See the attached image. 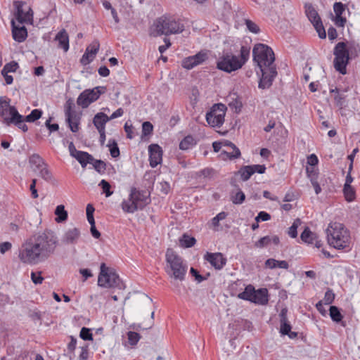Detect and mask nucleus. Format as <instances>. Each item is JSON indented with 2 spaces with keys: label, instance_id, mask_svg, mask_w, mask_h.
Segmentation results:
<instances>
[{
  "label": "nucleus",
  "instance_id": "f257e3e1",
  "mask_svg": "<svg viewBox=\"0 0 360 360\" xmlns=\"http://www.w3.org/2000/svg\"><path fill=\"white\" fill-rule=\"evenodd\" d=\"M58 243V238L51 230L38 232L22 245L19 249L18 258L23 264H37L54 253Z\"/></svg>",
  "mask_w": 360,
  "mask_h": 360
},
{
  "label": "nucleus",
  "instance_id": "f03ea898",
  "mask_svg": "<svg viewBox=\"0 0 360 360\" xmlns=\"http://www.w3.org/2000/svg\"><path fill=\"white\" fill-rule=\"evenodd\" d=\"M250 47L242 46L239 55H235L231 51H223L217 61V69L231 73L243 68L250 58Z\"/></svg>",
  "mask_w": 360,
  "mask_h": 360
},
{
  "label": "nucleus",
  "instance_id": "7ed1b4c3",
  "mask_svg": "<svg viewBox=\"0 0 360 360\" xmlns=\"http://www.w3.org/2000/svg\"><path fill=\"white\" fill-rule=\"evenodd\" d=\"M326 231L328 243L331 247L345 252L351 250L350 232L343 224L330 222Z\"/></svg>",
  "mask_w": 360,
  "mask_h": 360
},
{
  "label": "nucleus",
  "instance_id": "20e7f679",
  "mask_svg": "<svg viewBox=\"0 0 360 360\" xmlns=\"http://www.w3.org/2000/svg\"><path fill=\"white\" fill-rule=\"evenodd\" d=\"M165 270L169 277L179 281L185 280L188 265L181 256L169 248L165 253Z\"/></svg>",
  "mask_w": 360,
  "mask_h": 360
},
{
  "label": "nucleus",
  "instance_id": "39448f33",
  "mask_svg": "<svg viewBox=\"0 0 360 360\" xmlns=\"http://www.w3.org/2000/svg\"><path fill=\"white\" fill-rule=\"evenodd\" d=\"M358 51H359L358 45L350 44L347 47L345 42H338L333 50L335 69L342 75H345L347 73V65L349 60V53L352 55L355 53L357 56Z\"/></svg>",
  "mask_w": 360,
  "mask_h": 360
},
{
  "label": "nucleus",
  "instance_id": "423d86ee",
  "mask_svg": "<svg viewBox=\"0 0 360 360\" xmlns=\"http://www.w3.org/2000/svg\"><path fill=\"white\" fill-rule=\"evenodd\" d=\"M157 35H169L182 32L184 25L172 17L162 16L158 18L154 24Z\"/></svg>",
  "mask_w": 360,
  "mask_h": 360
},
{
  "label": "nucleus",
  "instance_id": "0eeeda50",
  "mask_svg": "<svg viewBox=\"0 0 360 360\" xmlns=\"http://www.w3.org/2000/svg\"><path fill=\"white\" fill-rule=\"evenodd\" d=\"M253 60L259 69L276 67L274 53L267 45L257 44L252 50Z\"/></svg>",
  "mask_w": 360,
  "mask_h": 360
},
{
  "label": "nucleus",
  "instance_id": "6e6552de",
  "mask_svg": "<svg viewBox=\"0 0 360 360\" xmlns=\"http://www.w3.org/2000/svg\"><path fill=\"white\" fill-rule=\"evenodd\" d=\"M98 285L103 288L120 287V279L114 269L107 267L105 263H102L98 278Z\"/></svg>",
  "mask_w": 360,
  "mask_h": 360
},
{
  "label": "nucleus",
  "instance_id": "1a4fd4ad",
  "mask_svg": "<svg viewBox=\"0 0 360 360\" xmlns=\"http://www.w3.org/2000/svg\"><path fill=\"white\" fill-rule=\"evenodd\" d=\"M11 99L7 96L0 97V117L3 123L10 126L20 115L15 106L11 105Z\"/></svg>",
  "mask_w": 360,
  "mask_h": 360
},
{
  "label": "nucleus",
  "instance_id": "9d476101",
  "mask_svg": "<svg viewBox=\"0 0 360 360\" xmlns=\"http://www.w3.org/2000/svg\"><path fill=\"white\" fill-rule=\"evenodd\" d=\"M227 108L224 104L217 103L212 105L206 113V120L212 127H220L224 122Z\"/></svg>",
  "mask_w": 360,
  "mask_h": 360
},
{
  "label": "nucleus",
  "instance_id": "9b49d317",
  "mask_svg": "<svg viewBox=\"0 0 360 360\" xmlns=\"http://www.w3.org/2000/svg\"><path fill=\"white\" fill-rule=\"evenodd\" d=\"M30 162L34 167V170L38 172V174L44 181L51 182L53 179V176L48 165L44 160L38 154H33L30 158Z\"/></svg>",
  "mask_w": 360,
  "mask_h": 360
},
{
  "label": "nucleus",
  "instance_id": "f8f14e48",
  "mask_svg": "<svg viewBox=\"0 0 360 360\" xmlns=\"http://www.w3.org/2000/svg\"><path fill=\"white\" fill-rule=\"evenodd\" d=\"M304 8L307 18L314 27L319 37L321 39H325L326 37V31L316 9L311 3H305Z\"/></svg>",
  "mask_w": 360,
  "mask_h": 360
},
{
  "label": "nucleus",
  "instance_id": "ddd939ff",
  "mask_svg": "<svg viewBox=\"0 0 360 360\" xmlns=\"http://www.w3.org/2000/svg\"><path fill=\"white\" fill-rule=\"evenodd\" d=\"M104 86H97L92 89H86L82 92L77 98V104L83 108H87L91 103L98 99L105 92Z\"/></svg>",
  "mask_w": 360,
  "mask_h": 360
},
{
  "label": "nucleus",
  "instance_id": "4468645a",
  "mask_svg": "<svg viewBox=\"0 0 360 360\" xmlns=\"http://www.w3.org/2000/svg\"><path fill=\"white\" fill-rule=\"evenodd\" d=\"M16 8L14 20L18 24H32L33 20V12L30 7L26 6L25 3L21 1H14Z\"/></svg>",
  "mask_w": 360,
  "mask_h": 360
},
{
  "label": "nucleus",
  "instance_id": "2eb2a0df",
  "mask_svg": "<svg viewBox=\"0 0 360 360\" xmlns=\"http://www.w3.org/2000/svg\"><path fill=\"white\" fill-rule=\"evenodd\" d=\"M207 59V53L205 51H200L194 56L184 58L181 61V66L186 70H191L193 68L201 65Z\"/></svg>",
  "mask_w": 360,
  "mask_h": 360
},
{
  "label": "nucleus",
  "instance_id": "dca6fc26",
  "mask_svg": "<svg viewBox=\"0 0 360 360\" xmlns=\"http://www.w3.org/2000/svg\"><path fill=\"white\" fill-rule=\"evenodd\" d=\"M259 70L262 73V77L259 82V88L264 89L270 87L277 75L276 67L261 68Z\"/></svg>",
  "mask_w": 360,
  "mask_h": 360
},
{
  "label": "nucleus",
  "instance_id": "f3484780",
  "mask_svg": "<svg viewBox=\"0 0 360 360\" xmlns=\"http://www.w3.org/2000/svg\"><path fill=\"white\" fill-rule=\"evenodd\" d=\"M129 193L139 210H142L150 201V194L146 191L139 190L133 187L131 188Z\"/></svg>",
  "mask_w": 360,
  "mask_h": 360
},
{
  "label": "nucleus",
  "instance_id": "a211bd4d",
  "mask_svg": "<svg viewBox=\"0 0 360 360\" xmlns=\"http://www.w3.org/2000/svg\"><path fill=\"white\" fill-rule=\"evenodd\" d=\"M203 258L217 270H221L226 264V258L221 252H206Z\"/></svg>",
  "mask_w": 360,
  "mask_h": 360
},
{
  "label": "nucleus",
  "instance_id": "6ab92c4d",
  "mask_svg": "<svg viewBox=\"0 0 360 360\" xmlns=\"http://www.w3.org/2000/svg\"><path fill=\"white\" fill-rule=\"evenodd\" d=\"M149 162L151 167H155L162 161L163 151L158 144H150L148 146Z\"/></svg>",
  "mask_w": 360,
  "mask_h": 360
},
{
  "label": "nucleus",
  "instance_id": "aec40b11",
  "mask_svg": "<svg viewBox=\"0 0 360 360\" xmlns=\"http://www.w3.org/2000/svg\"><path fill=\"white\" fill-rule=\"evenodd\" d=\"M99 47L100 44L98 41H94L89 45L80 60L81 63L86 65L93 61L99 50Z\"/></svg>",
  "mask_w": 360,
  "mask_h": 360
},
{
  "label": "nucleus",
  "instance_id": "412c9836",
  "mask_svg": "<svg viewBox=\"0 0 360 360\" xmlns=\"http://www.w3.org/2000/svg\"><path fill=\"white\" fill-rule=\"evenodd\" d=\"M66 122L72 132H77L79 129L81 115L70 108L65 110Z\"/></svg>",
  "mask_w": 360,
  "mask_h": 360
},
{
  "label": "nucleus",
  "instance_id": "4be33fe9",
  "mask_svg": "<svg viewBox=\"0 0 360 360\" xmlns=\"http://www.w3.org/2000/svg\"><path fill=\"white\" fill-rule=\"evenodd\" d=\"M11 26L13 39L18 42L24 41L27 37V32L23 24H18L16 21L12 20Z\"/></svg>",
  "mask_w": 360,
  "mask_h": 360
},
{
  "label": "nucleus",
  "instance_id": "5701e85b",
  "mask_svg": "<svg viewBox=\"0 0 360 360\" xmlns=\"http://www.w3.org/2000/svg\"><path fill=\"white\" fill-rule=\"evenodd\" d=\"M333 10L335 13V24L338 27H345L347 20L342 15L345 11V5L342 2H335L333 4Z\"/></svg>",
  "mask_w": 360,
  "mask_h": 360
},
{
  "label": "nucleus",
  "instance_id": "b1692460",
  "mask_svg": "<svg viewBox=\"0 0 360 360\" xmlns=\"http://www.w3.org/2000/svg\"><path fill=\"white\" fill-rule=\"evenodd\" d=\"M251 302L259 305H266L269 302V292L266 288L255 289V293L251 297Z\"/></svg>",
  "mask_w": 360,
  "mask_h": 360
},
{
  "label": "nucleus",
  "instance_id": "393cba45",
  "mask_svg": "<svg viewBox=\"0 0 360 360\" xmlns=\"http://www.w3.org/2000/svg\"><path fill=\"white\" fill-rule=\"evenodd\" d=\"M55 41L58 43V48L62 49L64 52L69 50V35L65 29L61 30L55 37Z\"/></svg>",
  "mask_w": 360,
  "mask_h": 360
},
{
  "label": "nucleus",
  "instance_id": "a878e982",
  "mask_svg": "<svg viewBox=\"0 0 360 360\" xmlns=\"http://www.w3.org/2000/svg\"><path fill=\"white\" fill-rule=\"evenodd\" d=\"M80 232L78 229L73 228L68 229L64 234L62 241L65 244L75 243L79 239Z\"/></svg>",
  "mask_w": 360,
  "mask_h": 360
},
{
  "label": "nucleus",
  "instance_id": "bb28decb",
  "mask_svg": "<svg viewBox=\"0 0 360 360\" xmlns=\"http://www.w3.org/2000/svg\"><path fill=\"white\" fill-rule=\"evenodd\" d=\"M264 266L266 269H288L289 264L288 262L285 260H276L273 258L268 259L265 261Z\"/></svg>",
  "mask_w": 360,
  "mask_h": 360
},
{
  "label": "nucleus",
  "instance_id": "cd10ccee",
  "mask_svg": "<svg viewBox=\"0 0 360 360\" xmlns=\"http://www.w3.org/2000/svg\"><path fill=\"white\" fill-rule=\"evenodd\" d=\"M109 117L103 112H98L95 115L93 123L98 131L105 129V124L109 121Z\"/></svg>",
  "mask_w": 360,
  "mask_h": 360
},
{
  "label": "nucleus",
  "instance_id": "c85d7f7f",
  "mask_svg": "<svg viewBox=\"0 0 360 360\" xmlns=\"http://www.w3.org/2000/svg\"><path fill=\"white\" fill-rule=\"evenodd\" d=\"M121 207L125 213H134L139 209L131 195H129L128 198L124 199L121 203Z\"/></svg>",
  "mask_w": 360,
  "mask_h": 360
},
{
  "label": "nucleus",
  "instance_id": "c756f323",
  "mask_svg": "<svg viewBox=\"0 0 360 360\" xmlns=\"http://www.w3.org/2000/svg\"><path fill=\"white\" fill-rule=\"evenodd\" d=\"M240 156V151L237 147L231 149L223 150L219 154L220 158L223 160H233L238 158Z\"/></svg>",
  "mask_w": 360,
  "mask_h": 360
},
{
  "label": "nucleus",
  "instance_id": "7c9ffc66",
  "mask_svg": "<svg viewBox=\"0 0 360 360\" xmlns=\"http://www.w3.org/2000/svg\"><path fill=\"white\" fill-rule=\"evenodd\" d=\"M197 144L196 139L191 135L185 136L179 143V149L187 150L192 148Z\"/></svg>",
  "mask_w": 360,
  "mask_h": 360
},
{
  "label": "nucleus",
  "instance_id": "2f4dec72",
  "mask_svg": "<svg viewBox=\"0 0 360 360\" xmlns=\"http://www.w3.org/2000/svg\"><path fill=\"white\" fill-rule=\"evenodd\" d=\"M75 158L80 163L81 166L84 168L87 164H90L94 161V158L87 152L80 151Z\"/></svg>",
  "mask_w": 360,
  "mask_h": 360
},
{
  "label": "nucleus",
  "instance_id": "473e14b6",
  "mask_svg": "<svg viewBox=\"0 0 360 360\" xmlns=\"http://www.w3.org/2000/svg\"><path fill=\"white\" fill-rule=\"evenodd\" d=\"M317 234L312 232L309 227H306L300 236L301 240L308 244H314Z\"/></svg>",
  "mask_w": 360,
  "mask_h": 360
},
{
  "label": "nucleus",
  "instance_id": "72a5a7b5",
  "mask_svg": "<svg viewBox=\"0 0 360 360\" xmlns=\"http://www.w3.org/2000/svg\"><path fill=\"white\" fill-rule=\"evenodd\" d=\"M196 243L194 237L184 233L179 238V245L183 248H189L193 247Z\"/></svg>",
  "mask_w": 360,
  "mask_h": 360
},
{
  "label": "nucleus",
  "instance_id": "f704fd0d",
  "mask_svg": "<svg viewBox=\"0 0 360 360\" xmlns=\"http://www.w3.org/2000/svg\"><path fill=\"white\" fill-rule=\"evenodd\" d=\"M55 214L56 216L55 220L58 223L66 221L68 217V212L65 210V207L63 205L56 207Z\"/></svg>",
  "mask_w": 360,
  "mask_h": 360
},
{
  "label": "nucleus",
  "instance_id": "c9c22d12",
  "mask_svg": "<svg viewBox=\"0 0 360 360\" xmlns=\"http://www.w3.org/2000/svg\"><path fill=\"white\" fill-rule=\"evenodd\" d=\"M254 293H255V288L252 285L250 284L245 288V290L242 292L238 295V297L250 302L251 297Z\"/></svg>",
  "mask_w": 360,
  "mask_h": 360
},
{
  "label": "nucleus",
  "instance_id": "e433bc0d",
  "mask_svg": "<svg viewBox=\"0 0 360 360\" xmlns=\"http://www.w3.org/2000/svg\"><path fill=\"white\" fill-rule=\"evenodd\" d=\"M342 192L347 202H351L356 199V189L352 186H343Z\"/></svg>",
  "mask_w": 360,
  "mask_h": 360
},
{
  "label": "nucleus",
  "instance_id": "4c0bfd02",
  "mask_svg": "<svg viewBox=\"0 0 360 360\" xmlns=\"http://www.w3.org/2000/svg\"><path fill=\"white\" fill-rule=\"evenodd\" d=\"M245 199V193L240 191L238 190L236 193H232L231 195V200L232 202L235 205H240L242 204Z\"/></svg>",
  "mask_w": 360,
  "mask_h": 360
},
{
  "label": "nucleus",
  "instance_id": "58836bf2",
  "mask_svg": "<svg viewBox=\"0 0 360 360\" xmlns=\"http://www.w3.org/2000/svg\"><path fill=\"white\" fill-rule=\"evenodd\" d=\"M227 217V213L225 212H221L217 214L214 218L211 220V226H212L214 231H218V228L219 226V221L224 220Z\"/></svg>",
  "mask_w": 360,
  "mask_h": 360
},
{
  "label": "nucleus",
  "instance_id": "ea45409f",
  "mask_svg": "<svg viewBox=\"0 0 360 360\" xmlns=\"http://www.w3.org/2000/svg\"><path fill=\"white\" fill-rule=\"evenodd\" d=\"M26 120L25 117L20 115L19 118H17L12 124L11 125L15 126L18 129L22 130L23 132H27L28 131V127L25 124Z\"/></svg>",
  "mask_w": 360,
  "mask_h": 360
},
{
  "label": "nucleus",
  "instance_id": "a19ab883",
  "mask_svg": "<svg viewBox=\"0 0 360 360\" xmlns=\"http://www.w3.org/2000/svg\"><path fill=\"white\" fill-rule=\"evenodd\" d=\"M329 311L330 316L334 322L339 323L342 321L343 316L337 307L330 306Z\"/></svg>",
  "mask_w": 360,
  "mask_h": 360
},
{
  "label": "nucleus",
  "instance_id": "79ce46f5",
  "mask_svg": "<svg viewBox=\"0 0 360 360\" xmlns=\"http://www.w3.org/2000/svg\"><path fill=\"white\" fill-rule=\"evenodd\" d=\"M96 172L100 174H104L106 170V164L101 160H94L91 162Z\"/></svg>",
  "mask_w": 360,
  "mask_h": 360
},
{
  "label": "nucleus",
  "instance_id": "37998d69",
  "mask_svg": "<svg viewBox=\"0 0 360 360\" xmlns=\"http://www.w3.org/2000/svg\"><path fill=\"white\" fill-rule=\"evenodd\" d=\"M240 174L241 179L243 181H247L254 174V171L252 169V167H251V165H248L242 167L240 170Z\"/></svg>",
  "mask_w": 360,
  "mask_h": 360
},
{
  "label": "nucleus",
  "instance_id": "c03bdc74",
  "mask_svg": "<svg viewBox=\"0 0 360 360\" xmlns=\"http://www.w3.org/2000/svg\"><path fill=\"white\" fill-rule=\"evenodd\" d=\"M42 115V111L39 109H34L31 112L27 115L25 120L27 122H34L39 120Z\"/></svg>",
  "mask_w": 360,
  "mask_h": 360
},
{
  "label": "nucleus",
  "instance_id": "a18cd8bd",
  "mask_svg": "<svg viewBox=\"0 0 360 360\" xmlns=\"http://www.w3.org/2000/svg\"><path fill=\"white\" fill-rule=\"evenodd\" d=\"M301 221L300 219H297L294 221L292 226L289 227L288 234L290 237L295 238L297 236V228L300 225Z\"/></svg>",
  "mask_w": 360,
  "mask_h": 360
},
{
  "label": "nucleus",
  "instance_id": "49530a36",
  "mask_svg": "<svg viewBox=\"0 0 360 360\" xmlns=\"http://www.w3.org/2000/svg\"><path fill=\"white\" fill-rule=\"evenodd\" d=\"M127 338L131 345H136L139 341L141 336L139 333L134 331H129L127 333Z\"/></svg>",
  "mask_w": 360,
  "mask_h": 360
},
{
  "label": "nucleus",
  "instance_id": "de8ad7c7",
  "mask_svg": "<svg viewBox=\"0 0 360 360\" xmlns=\"http://www.w3.org/2000/svg\"><path fill=\"white\" fill-rule=\"evenodd\" d=\"M335 294L333 291V290L331 289H328L326 290V292H325V295H324V297L323 299V302L324 303V304H330L331 303L333 302L334 300H335Z\"/></svg>",
  "mask_w": 360,
  "mask_h": 360
},
{
  "label": "nucleus",
  "instance_id": "09e8293b",
  "mask_svg": "<svg viewBox=\"0 0 360 360\" xmlns=\"http://www.w3.org/2000/svg\"><path fill=\"white\" fill-rule=\"evenodd\" d=\"M98 186L101 187L106 197H110V195H112L113 192L110 191L111 186L110 184L105 179H102L100 181Z\"/></svg>",
  "mask_w": 360,
  "mask_h": 360
},
{
  "label": "nucleus",
  "instance_id": "8fccbe9b",
  "mask_svg": "<svg viewBox=\"0 0 360 360\" xmlns=\"http://www.w3.org/2000/svg\"><path fill=\"white\" fill-rule=\"evenodd\" d=\"M153 126L150 122H144L142 124V138L152 134Z\"/></svg>",
  "mask_w": 360,
  "mask_h": 360
},
{
  "label": "nucleus",
  "instance_id": "3c124183",
  "mask_svg": "<svg viewBox=\"0 0 360 360\" xmlns=\"http://www.w3.org/2000/svg\"><path fill=\"white\" fill-rule=\"evenodd\" d=\"M108 146L110 148V155L112 158H117L120 155V150H119L117 143L113 140V141H112V143H111V141L110 140Z\"/></svg>",
  "mask_w": 360,
  "mask_h": 360
},
{
  "label": "nucleus",
  "instance_id": "603ef678",
  "mask_svg": "<svg viewBox=\"0 0 360 360\" xmlns=\"http://www.w3.org/2000/svg\"><path fill=\"white\" fill-rule=\"evenodd\" d=\"M245 24L248 30L250 32H252L254 34H257L259 32L260 30H259V26L253 21L247 19L245 20Z\"/></svg>",
  "mask_w": 360,
  "mask_h": 360
},
{
  "label": "nucleus",
  "instance_id": "864d4df0",
  "mask_svg": "<svg viewBox=\"0 0 360 360\" xmlns=\"http://www.w3.org/2000/svg\"><path fill=\"white\" fill-rule=\"evenodd\" d=\"M18 68V65L15 62H11L9 63H7L5 65V66L1 70V73H9V72H14L17 70Z\"/></svg>",
  "mask_w": 360,
  "mask_h": 360
},
{
  "label": "nucleus",
  "instance_id": "5fc2aeb1",
  "mask_svg": "<svg viewBox=\"0 0 360 360\" xmlns=\"http://www.w3.org/2000/svg\"><path fill=\"white\" fill-rule=\"evenodd\" d=\"M79 336L84 340H93V335L91 333L90 329L85 328V327H83L81 329Z\"/></svg>",
  "mask_w": 360,
  "mask_h": 360
},
{
  "label": "nucleus",
  "instance_id": "6e6d98bb",
  "mask_svg": "<svg viewBox=\"0 0 360 360\" xmlns=\"http://www.w3.org/2000/svg\"><path fill=\"white\" fill-rule=\"evenodd\" d=\"M271 243L270 236H266L261 238L258 241L255 243V246L257 248H262L264 247L267 246Z\"/></svg>",
  "mask_w": 360,
  "mask_h": 360
},
{
  "label": "nucleus",
  "instance_id": "4d7b16f0",
  "mask_svg": "<svg viewBox=\"0 0 360 360\" xmlns=\"http://www.w3.org/2000/svg\"><path fill=\"white\" fill-rule=\"evenodd\" d=\"M40 271L31 272V279L34 284H41L44 281V278L41 276Z\"/></svg>",
  "mask_w": 360,
  "mask_h": 360
},
{
  "label": "nucleus",
  "instance_id": "13d9d810",
  "mask_svg": "<svg viewBox=\"0 0 360 360\" xmlns=\"http://www.w3.org/2000/svg\"><path fill=\"white\" fill-rule=\"evenodd\" d=\"M291 330V326L288 321L281 322L280 332L283 335H289Z\"/></svg>",
  "mask_w": 360,
  "mask_h": 360
},
{
  "label": "nucleus",
  "instance_id": "bf43d9fd",
  "mask_svg": "<svg viewBox=\"0 0 360 360\" xmlns=\"http://www.w3.org/2000/svg\"><path fill=\"white\" fill-rule=\"evenodd\" d=\"M307 175V177L310 179V181L311 179H318V172L317 170L313 167H307L306 169Z\"/></svg>",
  "mask_w": 360,
  "mask_h": 360
},
{
  "label": "nucleus",
  "instance_id": "052dcab7",
  "mask_svg": "<svg viewBox=\"0 0 360 360\" xmlns=\"http://www.w3.org/2000/svg\"><path fill=\"white\" fill-rule=\"evenodd\" d=\"M271 219V215L264 212V211H261L258 213L257 216L255 218V220L256 221L259 222L260 221H268Z\"/></svg>",
  "mask_w": 360,
  "mask_h": 360
},
{
  "label": "nucleus",
  "instance_id": "680f3d73",
  "mask_svg": "<svg viewBox=\"0 0 360 360\" xmlns=\"http://www.w3.org/2000/svg\"><path fill=\"white\" fill-rule=\"evenodd\" d=\"M318 162L319 160L315 154H311L307 157V164L309 166L314 167V166H316L318 164Z\"/></svg>",
  "mask_w": 360,
  "mask_h": 360
},
{
  "label": "nucleus",
  "instance_id": "e2e57ef3",
  "mask_svg": "<svg viewBox=\"0 0 360 360\" xmlns=\"http://www.w3.org/2000/svg\"><path fill=\"white\" fill-rule=\"evenodd\" d=\"M36 184H37V179H32V184L30 186V190L31 191L32 197L33 198H37L39 196L37 190L36 188Z\"/></svg>",
  "mask_w": 360,
  "mask_h": 360
},
{
  "label": "nucleus",
  "instance_id": "0e129e2a",
  "mask_svg": "<svg viewBox=\"0 0 360 360\" xmlns=\"http://www.w3.org/2000/svg\"><path fill=\"white\" fill-rule=\"evenodd\" d=\"M190 271H191V274H192V276H193L195 277V280L199 283L203 281L204 280H205L207 278V277H204V276H201L198 273V271L193 267L191 268Z\"/></svg>",
  "mask_w": 360,
  "mask_h": 360
},
{
  "label": "nucleus",
  "instance_id": "69168bd1",
  "mask_svg": "<svg viewBox=\"0 0 360 360\" xmlns=\"http://www.w3.org/2000/svg\"><path fill=\"white\" fill-rule=\"evenodd\" d=\"M51 117L46 121L45 125L49 129L50 132L56 131L59 129L58 124H51Z\"/></svg>",
  "mask_w": 360,
  "mask_h": 360
},
{
  "label": "nucleus",
  "instance_id": "338daca9",
  "mask_svg": "<svg viewBox=\"0 0 360 360\" xmlns=\"http://www.w3.org/2000/svg\"><path fill=\"white\" fill-rule=\"evenodd\" d=\"M12 248V244L10 242H4L0 244V252L1 254L6 253Z\"/></svg>",
  "mask_w": 360,
  "mask_h": 360
},
{
  "label": "nucleus",
  "instance_id": "774afa93",
  "mask_svg": "<svg viewBox=\"0 0 360 360\" xmlns=\"http://www.w3.org/2000/svg\"><path fill=\"white\" fill-rule=\"evenodd\" d=\"M124 131L127 134V137L129 139H132L134 138V133H133V127L132 125H128L127 122L124 124Z\"/></svg>",
  "mask_w": 360,
  "mask_h": 360
}]
</instances>
